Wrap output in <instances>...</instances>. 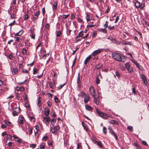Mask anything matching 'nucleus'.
<instances>
[{
    "label": "nucleus",
    "instance_id": "nucleus-52",
    "mask_svg": "<svg viewBox=\"0 0 149 149\" xmlns=\"http://www.w3.org/2000/svg\"><path fill=\"white\" fill-rule=\"evenodd\" d=\"M42 12L43 16L45 15V10L44 7L42 9Z\"/></svg>",
    "mask_w": 149,
    "mask_h": 149
},
{
    "label": "nucleus",
    "instance_id": "nucleus-1",
    "mask_svg": "<svg viewBox=\"0 0 149 149\" xmlns=\"http://www.w3.org/2000/svg\"><path fill=\"white\" fill-rule=\"evenodd\" d=\"M112 56L113 59L119 61L124 62L126 60L125 57L119 53H114L113 54Z\"/></svg>",
    "mask_w": 149,
    "mask_h": 149
},
{
    "label": "nucleus",
    "instance_id": "nucleus-43",
    "mask_svg": "<svg viewBox=\"0 0 149 149\" xmlns=\"http://www.w3.org/2000/svg\"><path fill=\"white\" fill-rule=\"evenodd\" d=\"M54 99L55 102L56 103H58L59 101V100H58L57 97L56 96L54 97Z\"/></svg>",
    "mask_w": 149,
    "mask_h": 149
},
{
    "label": "nucleus",
    "instance_id": "nucleus-38",
    "mask_svg": "<svg viewBox=\"0 0 149 149\" xmlns=\"http://www.w3.org/2000/svg\"><path fill=\"white\" fill-rule=\"evenodd\" d=\"M106 28H105L104 29H100V30L103 33H106L107 32L106 30Z\"/></svg>",
    "mask_w": 149,
    "mask_h": 149
},
{
    "label": "nucleus",
    "instance_id": "nucleus-15",
    "mask_svg": "<svg viewBox=\"0 0 149 149\" xmlns=\"http://www.w3.org/2000/svg\"><path fill=\"white\" fill-rule=\"evenodd\" d=\"M80 74L79 73H78V78L77 79V83L78 84V86L80 87L81 86V81L80 80Z\"/></svg>",
    "mask_w": 149,
    "mask_h": 149
},
{
    "label": "nucleus",
    "instance_id": "nucleus-18",
    "mask_svg": "<svg viewBox=\"0 0 149 149\" xmlns=\"http://www.w3.org/2000/svg\"><path fill=\"white\" fill-rule=\"evenodd\" d=\"M13 111H14L16 113H18L20 112V109L18 107H16L13 108Z\"/></svg>",
    "mask_w": 149,
    "mask_h": 149
},
{
    "label": "nucleus",
    "instance_id": "nucleus-36",
    "mask_svg": "<svg viewBox=\"0 0 149 149\" xmlns=\"http://www.w3.org/2000/svg\"><path fill=\"white\" fill-rule=\"evenodd\" d=\"M127 129L131 131H133V127L132 126H130L127 127Z\"/></svg>",
    "mask_w": 149,
    "mask_h": 149
},
{
    "label": "nucleus",
    "instance_id": "nucleus-57",
    "mask_svg": "<svg viewBox=\"0 0 149 149\" xmlns=\"http://www.w3.org/2000/svg\"><path fill=\"white\" fill-rule=\"evenodd\" d=\"M4 93V90L2 88L0 89V94H3Z\"/></svg>",
    "mask_w": 149,
    "mask_h": 149
},
{
    "label": "nucleus",
    "instance_id": "nucleus-32",
    "mask_svg": "<svg viewBox=\"0 0 149 149\" xmlns=\"http://www.w3.org/2000/svg\"><path fill=\"white\" fill-rule=\"evenodd\" d=\"M13 57V54L12 53H10L8 56V58L10 60L12 59Z\"/></svg>",
    "mask_w": 149,
    "mask_h": 149
},
{
    "label": "nucleus",
    "instance_id": "nucleus-17",
    "mask_svg": "<svg viewBox=\"0 0 149 149\" xmlns=\"http://www.w3.org/2000/svg\"><path fill=\"white\" fill-rule=\"evenodd\" d=\"M85 109L88 111H91L92 110V108L90 106L87 104H86L85 106Z\"/></svg>",
    "mask_w": 149,
    "mask_h": 149
},
{
    "label": "nucleus",
    "instance_id": "nucleus-41",
    "mask_svg": "<svg viewBox=\"0 0 149 149\" xmlns=\"http://www.w3.org/2000/svg\"><path fill=\"white\" fill-rule=\"evenodd\" d=\"M49 86L50 87V88H53V84H52V83L51 82V81L49 82Z\"/></svg>",
    "mask_w": 149,
    "mask_h": 149
},
{
    "label": "nucleus",
    "instance_id": "nucleus-14",
    "mask_svg": "<svg viewBox=\"0 0 149 149\" xmlns=\"http://www.w3.org/2000/svg\"><path fill=\"white\" fill-rule=\"evenodd\" d=\"M91 58V56L89 55L87 57L84 61V65H86L87 63L90 61Z\"/></svg>",
    "mask_w": 149,
    "mask_h": 149
},
{
    "label": "nucleus",
    "instance_id": "nucleus-59",
    "mask_svg": "<svg viewBox=\"0 0 149 149\" xmlns=\"http://www.w3.org/2000/svg\"><path fill=\"white\" fill-rule=\"evenodd\" d=\"M48 138V137L47 136H44L42 138V140H46Z\"/></svg>",
    "mask_w": 149,
    "mask_h": 149
},
{
    "label": "nucleus",
    "instance_id": "nucleus-22",
    "mask_svg": "<svg viewBox=\"0 0 149 149\" xmlns=\"http://www.w3.org/2000/svg\"><path fill=\"white\" fill-rule=\"evenodd\" d=\"M24 31L22 30H20L19 32L16 33L15 35V36H21L23 33Z\"/></svg>",
    "mask_w": 149,
    "mask_h": 149
},
{
    "label": "nucleus",
    "instance_id": "nucleus-30",
    "mask_svg": "<svg viewBox=\"0 0 149 149\" xmlns=\"http://www.w3.org/2000/svg\"><path fill=\"white\" fill-rule=\"evenodd\" d=\"M38 73V70L36 68H34L33 69V74H36Z\"/></svg>",
    "mask_w": 149,
    "mask_h": 149
},
{
    "label": "nucleus",
    "instance_id": "nucleus-19",
    "mask_svg": "<svg viewBox=\"0 0 149 149\" xmlns=\"http://www.w3.org/2000/svg\"><path fill=\"white\" fill-rule=\"evenodd\" d=\"M45 115L46 116H48L49 114L50 111L48 108H45L44 109Z\"/></svg>",
    "mask_w": 149,
    "mask_h": 149
},
{
    "label": "nucleus",
    "instance_id": "nucleus-31",
    "mask_svg": "<svg viewBox=\"0 0 149 149\" xmlns=\"http://www.w3.org/2000/svg\"><path fill=\"white\" fill-rule=\"evenodd\" d=\"M7 139L10 140L12 141V137L11 136L10 134L8 135L7 136Z\"/></svg>",
    "mask_w": 149,
    "mask_h": 149
},
{
    "label": "nucleus",
    "instance_id": "nucleus-6",
    "mask_svg": "<svg viewBox=\"0 0 149 149\" xmlns=\"http://www.w3.org/2000/svg\"><path fill=\"white\" fill-rule=\"evenodd\" d=\"M60 129V127L59 126H54L53 128L51 127L50 129V131H51L53 133L56 132L58 130H59Z\"/></svg>",
    "mask_w": 149,
    "mask_h": 149
},
{
    "label": "nucleus",
    "instance_id": "nucleus-34",
    "mask_svg": "<svg viewBox=\"0 0 149 149\" xmlns=\"http://www.w3.org/2000/svg\"><path fill=\"white\" fill-rule=\"evenodd\" d=\"M22 53L23 54H26L27 50L26 49L24 48L22 49Z\"/></svg>",
    "mask_w": 149,
    "mask_h": 149
},
{
    "label": "nucleus",
    "instance_id": "nucleus-44",
    "mask_svg": "<svg viewBox=\"0 0 149 149\" xmlns=\"http://www.w3.org/2000/svg\"><path fill=\"white\" fill-rule=\"evenodd\" d=\"M69 16V14L67 15H63L62 17L65 19H67L68 17Z\"/></svg>",
    "mask_w": 149,
    "mask_h": 149
},
{
    "label": "nucleus",
    "instance_id": "nucleus-11",
    "mask_svg": "<svg viewBox=\"0 0 149 149\" xmlns=\"http://www.w3.org/2000/svg\"><path fill=\"white\" fill-rule=\"evenodd\" d=\"M24 118L22 116H19L17 122L19 124H22L24 123Z\"/></svg>",
    "mask_w": 149,
    "mask_h": 149
},
{
    "label": "nucleus",
    "instance_id": "nucleus-56",
    "mask_svg": "<svg viewBox=\"0 0 149 149\" xmlns=\"http://www.w3.org/2000/svg\"><path fill=\"white\" fill-rule=\"evenodd\" d=\"M29 18V15L28 14H26L25 15L24 17V19L26 20L28 19Z\"/></svg>",
    "mask_w": 149,
    "mask_h": 149
},
{
    "label": "nucleus",
    "instance_id": "nucleus-16",
    "mask_svg": "<svg viewBox=\"0 0 149 149\" xmlns=\"http://www.w3.org/2000/svg\"><path fill=\"white\" fill-rule=\"evenodd\" d=\"M58 3L56 2H55L54 3V4L52 6V8L54 11H56L57 8Z\"/></svg>",
    "mask_w": 149,
    "mask_h": 149
},
{
    "label": "nucleus",
    "instance_id": "nucleus-58",
    "mask_svg": "<svg viewBox=\"0 0 149 149\" xmlns=\"http://www.w3.org/2000/svg\"><path fill=\"white\" fill-rule=\"evenodd\" d=\"M119 19V17L118 16H117L116 17V19H115V21L114 22L115 23H117Z\"/></svg>",
    "mask_w": 149,
    "mask_h": 149
},
{
    "label": "nucleus",
    "instance_id": "nucleus-51",
    "mask_svg": "<svg viewBox=\"0 0 149 149\" xmlns=\"http://www.w3.org/2000/svg\"><path fill=\"white\" fill-rule=\"evenodd\" d=\"M19 90H20V91H23L24 90V87H23L22 86L21 87H20L17 90V91Z\"/></svg>",
    "mask_w": 149,
    "mask_h": 149
},
{
    "label": "nucleus",
    "instance_id": "nucleus-48",
    "mask_svg": "<svg viewBox=\"0 0 149 149\" xmlns=\"http://www.w3.org/2000/svg\"><path fill=\"white\" fill-rule=\"evenodd\" d=\"M145 4L144 3H141L140 4V7L139 8L141 9H143L144 7Z\"/></svg>",
    "mask_w": 149,
    "mask_h": 149
},
{
    "label": "nucleus",
    "instance_id": "nucleus-27",
    "mask_svg": "<svg viewBox=\"0 0 149 149\" xmlns=\"http://www.w3.org/2000/svg\"><path fill=\"white\" fill-rule=\"evenodd\" d=\"M102 65L99 64L96 65L95 68L97 69H100L102 68Z\"/></svg>",
    "mask_w": 149,
    "mask_h": 149
},
{
    "label": "nucleus",
    "instance_id": "nucleus-28",
    "mask_svg": "<svg viewBox=\"0 0 149 149\" xmlns=\"http://www.w3.org/2000/svg\"><path fill=\"white\" fill-rule=\"evenodd\" d=\"M18 70L17 68H14L13 69V73H14V74H16L18 73Z\"/></svg>",
    "mask_w": 149,
    "mask_h": 149
},
{
    "label": "nucleus",
    "instance_id": "nucleus-24",
    "mask_svg": "<svg viewBox=\"0 0 149 149\" xmlns=\"http://www.w3.org/2000/svg\"><path fill=\"white\" fill-rule=\"evenodd\" d=\"M109 122L110 123H111V124H115L117 125H119L117 121H116V120H111L109 121Z\"/></svg>",
    "mask_w": 149,
    "mask_h": 149
},
{
    "label": "nucleus",
    "instance_id": "nucleus-42",
    "mask_svg": "<svg viewBox=\"0 0 149 149\" xmlns=\"http://www.w3.org/2000/svg\"><path fill=\"white\" fill-rule=\"evenodd\" d=\"M83 31H81L79 33L78 35L80 37H82V36L84 35L83 34Z\"/></svg>",
    "mask_w": 149,
    "mask_h": 149
},
{
    "label": "nucleus",
    "instance_id": "nucleus-10",
    "mask_svg": "<svg viewBox=\"0 0 149 149\" xmlns=\"http://www.w3.org/2000/svg\"><path fill=\"white\" fill-rule=\"evenodd\" d=\"M50 118L49 117H44L43 119L44 122L46 124H48L50 120Z\"/></svg>",
    "mask_w": 149,
    "mask_h": 149
},
{
    "label": "nucleus",
    "instance_id": "nucleus-62",
    "mask_svg": "<svg viewBox=\"0 0 149 149\" xmlns=\"http://www.w3.org/2000/svg\"><path fill=\"white\" fill-rule=\"evenodd\" d=\"M15 20H14V21L13 22L10 23L9 24V25L10 26H12L14 25L15 23Z\"/></svg>",
    "mask_w": 149,
    "mask_h": 149
},
{
    "label": "nucleus",
    "instance_id": "nucleus-29",
    "mask_svg": "<svg viewBox=\"0 0 149 149\" xmlns=\"http://www.w3.org/2000/svg\"><path fill=\"white\" fill-rule=\"evenodd\" d=\"M66 84V83H65L63 84H61L59 85L57 88V90H60Z\"/></svg>",
    "mask_w": 149,
    "mask_h": 149
},
{
    "label": "nucleus",
    "instance_id": "nucleus-4",
    "mask_svg": "<svg viewBox=\"0 0 149 149\" xmlns=\"http://www.w3.org/2000/svg\"><path fill=\"white\" fill-rule=\"evenodd\" d=\"M140 76L141 78V79H142V81H143L144 84L146 86H147V84H148V80L147 78L146 77L145 75L142 74H140Z\"/></svg>",
    "mask_w": 149,
    "mask_h": 149
},
{
    "label": "nucleus",
    "instance_id": "nucleus-46",
    "mask_svg": "<svg viewBox=\"0 0 149 149\" xmlns=\"http://www.w3.org/2000/svg\"><path fill=\"white\" fill-rule=\"evenodd\" d=\"M5 123L7 125H10L11 124V123L9 121H5Z\"/></svg>",
    "mask_w": 149,
    "mask_h": 149
},
{
    "label": "nucleus",
    "instance_id": "nucleus-20",
    "mask_svg": "<svg viewBox=\"0 0 149 149\" xmlns=\"http://www.w3.org/2000/svg\"><path fill=\"white\" fill-rule=\"evenodd\" d=\"M38 101L37 102V105L39 107L41 106L42 105V102L41 100V98L40 97H39L38 98Z\"/></svg>",
    "mask_w": 149,
    "mask_h": 149
},
{
    "label": "nucleus",
    "instance_id": "nucleus-33",
    "mask_svg": "<svg viewBox=\"0 0 149 149\" xmlns=\"http://www.w3.org/2000/svg\"><path fill=\"white\" fill-rule=\"evenodd\" d=\"M61 34V31H59L57 32L56 34L57 37H60Z\"/></svg>",
    "mask_w": 149,
    "mask_h": 149
},
{
    "label": "nucleus",
    "instance_id": "nucleus-25",
    "mask_svg": "<svg viewBox=\"0 0 149 149\" xmlns=\"http://www.w3.org/2000/svg\"><path fill=\"white\" fill-rule=\"evenodd\" d=\"M140 3L138 1H136L135 3V5L136 8H139L140 7Z\"/></svg>",
    "mask_w": 149,
    "mask_h": 149
},
{
    "label": "nucleus",
    "instance_id": "nucleus-2",
    "mask_svg": "<svg viewBox=\"0 0 149 149\" xmlns=\"http://www.w3.org/2000/svg\"><path fill=\"white\" fill-rule=\"evenodd\" d=\"M96 110L98 115L104 119H107L108 117H109V115L100 111L96 108Z\"/></svg>",
    "mask_w": 149,
    "mask_h": 149
},
{
    "label": "nucleus",
    "instance_id": "nucleus-37",
    "mask_svg": "<svg viewBox=\"0 0 149 149\" xmlns=\"http://www.w3.org/2000/svg\"><path fill=\"white\" fill-rule=\"evenodd\" d=\"M103 133L105 134H106L107 133V128L105 127H103Z\"/></svg>",
    "mask_w": 149,
    "mask_h": 149
},
{
    "label": "nucleus",
    "instance_id": "nucleus-63",
    "mask_svg": "<svg viewBox=\"0 0 149 149\" xmlns=\"http://www.w3.org/2000/svg\"><path fill=\"white\" fill-rule=\"evenodd\" d=\"M84 129H85L86 131H87L88 130V127H87L86 125H85V126H84L83 127Z\"/></svg>",
    "mask_w": 149,
    "mask_h": 149
},
{
    "label": "nucleus",
    "instance_id": "nucleus-47",
    "mask_svg": "<svg viewBox=\"0 0 149 149\" xmlns=\"http://www.w3.org/2000/svg\"><path fill=\"white\" fill-rule=\"evenodd\" d=\"M76 58H77L76 57H75L74 59V60L73 61V63H72V67H73L74 65L75 64V62H76Z\"/></svg>",
    "mask_w": 149,
    "mask_h": 149
},
{
    "label": "nucleus",
    "instance_id": "nucleus-60",
    "mask_svg": "<svg viewBox=\"0 0 149 149\" xmlns=\"http://www.w3.org/2000/svg\"><path fill=\"white\" fill-rule=\"evenodd\" d=\"M47 105L49 107H51V105H52V104L51 102H50L49 101H48L47 102Z\"/></svg>",
    "mask_w": 149,
    "mask_h": 149
},
{
    "label": "nucleus",
    "instance_id": "nucleus-54",
    "mask_svg": "<svg viewBox=\"0 0 149 149\" xmlns=\"http://www.w3.org/2000/svg\"><path fill=\"white\" fill-rule=\"evenodd\" d=\"M45 28L47 29L48 30L49 28V24H47L45 26Z\"/></svg>",
    "mask_w": 149,
    "mask_h": 149
},
{
    "label": "nucleus",
    "instance_id": "nucleus-23",
    "mask_svg": "<svg viewBox=\"0 0 149 149\" xmlns=\"http://www.w3.org/2000/svg\"><path fill=\"white\" fill-rule=\"evenodd\" d=\"M131 61H132V62H133L136 65L138 68H139V69L140 70H141V69L140 68V66H139V63L137 62V61L136 60H131Z\"/></svg>",
    "mask_w": 149,
    "mask_h": 149
},
{
    "label": "nucleus",
    "instance_id": "nucleus-55",
    "mask_svg": "<svg viewBox=\"0 0 149 149\" xmlns=\"http://www.w3.org/2000/svg\"><path fill=\"white\" fill-rule=\"evenodd\" d=\"M142 143L145 146H147L148 144L146 141H143L142 142Z\"/></svg>",
    "mask_w": 149,
    "mask_h": 149
},
{
    "label": "nucleus",
    "instance_id": "nucleus-50",
    "mask_svg": "<svg viewBox=\"0 0 149 149\" xmlns=\"http://www.w3.org/2000/svg\"><path fill=\"white\" fill-rule=\"evenodd\" d=\"M115 74L116 76H117L118 78H119L120 77V74L119 73L118 71H116L115 72Z\"/></svg>",
    "mask_w": 149,
    "mask_h": 149
},
{
    "label": "nucleus",
    "instance_id": "nucleus-12",
    "mask_svg": "<svg viewBox=\"0 0 149 149\" xmlns=\"http://www.w3.org/2000/svg\"><path fill=\"white\" fill-rule=\"evenodd\" d=\"M94 102L95 104L98 105L99 104V102L100 100V98L99 97H97L94 96Z\"/></svg>",
    "mask_w": 149,
    "mask_h": 149
},
{
    "label": "nucleus",
    "instance_id": "nucleus-53",
    "mask_svg": "<svg viewBox=\"0 0 149 149\" xmlns=\"http://www.w3.org/2000/svg\"><path fill=\"white\" fill-rule=\"evenodd\" d=\"M15 15L14 13L12 14L11 15L10 18L11 19L15 18Z\"/></svg>",
    "mask_w": 149,
    "mask_h": 149
},
{
    "label": "nucleus",
    "instance_id": "nucleus-35",
    "mask_svg": "<svg viewBox=\"0 0 149 149\" xmlns=\"http://www.w3.org/2000/svg\"><path fill=\"white\" fill-rule=\"evenodd\" d=\"M97 144L100 148H102V145L101 144V142L98 141L97 142Z\"/></svg>",
    "mask_w": 149,
    "mask_h": 149
},
{
    "label": "nucleus",
    "instance_id": "nucleus-8",
    "mask_svg": "<svg viewBox=\"0 0 149 149\" xmlns=\"http://www.w3.org/2000/svg\"><path fill=\"white\" fill-rule=\"evenodd\" d=\"M109 132L112 135L114 136L116 140H118V138L116 134H115L114 131L112 130L111 128L110 129Z\"/></svg>",
    "mask_w": 149,
    "mask_h": 149
},
{
    "label": "nucleus",
    "instance_id": "nucleus-26",
    "mask_svg": "<svg viewBox=\"0 0 149 149\" xmlns=\"http://www.w3.org/2000/svg\"><path fill=\"white\" fill-rule=\"evenodd\" d=\"M56 122V120L55 119H52L51 120V125L54 126Z\"/></svg>",
    "mask_w": 149,
    "mask_h": 149
},
{
    "label": "nucleus",
    "instance_id": "nucleus-7",
    "mask_svg": "<svg viewBox=\"0 0 149 149\" xmlns=\"http://www.w3.org/2000/svg\"><path fill=\"white\" fill-rule=\"evenodd\" d=\"M102 49H99L98 50L94 51L92 53L93 56H95L100 53L102 51Z\"/></svg>",
    "mask_w": 149,
    "mask_h": 149
},
{
    "label": "nucleus",
    "instance_id": "nucleus-21",
    "mask_svg": "<svg viewBox=\"0 0 149 149\" xmlns=\"http://www.w3.org/2000/svg\"><path fill=\"white\" fill-rule=\"evenodd\" d=\"M89 100V97L88 95L86 96L84 98V102L85 103H87Z\"/></svg>",
    "mask_w": 149,
    "mask_h": 149
},
{
    "label": "nucleus",
    "instance_id": "nucleus-3",
    "mask_svg": "<svg viewBox=\"0 0 149 149\" xmlns=\"http://www.w3.org/2000/svg\"><path fill=\"white\" fill-rule=\"evenodd\" d=\"M125 67L129 72L130 73L133 72V68L129 63H126L125 64Z\"/></svg>",
    "mask_w": 149,
    "mask_h": 149
},
{
    "label": "nucleus",
    "instance_id": "nucleus-40",
    "mask_svg": "<svg viewBox=\"0 0 149 149\" xmlns=\"http://www.w3.org/2000/svg\"><path fill=\"white\" fill-rule=\"evenodd\" d=\"M31 36V38L35 39V34L34 33H32L31 35H30Z\"/></svg>",
    "mask_w": 149,
    "mask_h": 149
},
{
    "label": "nucleus",
    "instance_id": "nucleus-39",
    "mask_svg": "<svg viewBox=\"0 0 149 149\" xmlns=\"http://www.w3.org/2000/svg\"><path fill=\"white\" fill-rule=\"evenodd\" d=\"M100 79L98 77H97L96 78V83L97 84H99L100 83Z\"/></svg>",
    "mask_w": 149,
    "mask_h": 149
},
{
    "label": "nucleus",
    "instance_id": "nucleus-49",
    "mask_svg": "<svg viewBox=\"0 0 149 149\" xmlns=\"http://www.w3.org/2000/svg\"><path fill=\"white\" fill-rule=\"evenodd\" d=\"M114 26H109L108 27V29L109 30H111L114 29Z\"/></svg>",
    "mask_w": 149,
    "mask_h": 149
},
{
    "label": "nucleus",
    "instance_id": "nucleus-61",
    "mask_svg": "<svg viewBox=\"0 0 149 149\" xmlns=\"http://www.w3.org/2000/svg\"><path fill=\"white\" fill-rule=\"evenodd\" d=\"M15 38V40L17 42H19L20 39L19 37H16Z\"/></svg>",
    "mask_w": 149,
    "mask_h": 149
},
{
    "label": "nucleus",
    "instance_id": "nucleus-45",
    "mask_svg": "<svg viewBox=\"0 0 149 149\" xmlns=\"http://www.w3.org/2000/svg\"><path fill=\"white\" fill-rule=\"evenodd\" d=\"M27 81V80H25V81H23V82L18 83V85H22L25 82H26Z\"/></svg>",
    "mask_w": 149,
    "mask_h": 149
},
{
    "label": "nucleus",
    "instance_id": "nucleus-64",
    "mask_svg": "<svg viewBox=\"0 0 149 149\" xmlns=\"http://www.w3.org/2000/svg\"><path fill=\"white\" fill-rule=\"evenodd\" d=\"M40 147L41 149H43L45 148V146L44 145H43V144H41L40 145Z\"/></svg>",
    "mask_w": 149,
    "mask_h": 149
},
{
    "label": "nucleus",
    "instance_id": "nucleus-9",
    "mask_svg": "<svg viewBox=\"0 0 149 149\" xmlns=\"http://www.w3.org/2000/svg\"><path fill=\"white\" fill-rule=\"evenodd\" d=\"M39 14L40 13L38 11L34 12L33 17L35 20H37L38 19Z\"/></svg>",
    "mask_w": 149,
    "mask_h": 149
},
{
    "label": "nucleus",
    "instance_id": "nucleus-13",
    "mask_svg": "<svg viewBox=\"0 0 149 149\" xmlns=\"http://www.w3.org/2000/svg\"><path fill=\"white\" fill-rule=\"evenodd\" d=\"M27 126L28 128L26 126V130L25 129L24 131H25L27 133L28 132H27V130L28 128V129L29 130V134H31L32 133L33 129L32 127H30L29 125H27Z\"/></svg>",
    "mask_w": 149,
    "mask_h": 149
},
{
    "label": "nucleus",
    "instance_id": "nucleus-5",
    "mask_svg": "<svg viewBox=\"0 0 149 149\" xmlns=\"http://www.w3.org/2000/svg\"><path fill=\"white\" fill-rule=\"evenodd\" d=\"M89 91L91 95L93 97H94L96 95L95 92V90L93 86H91L89 88Z\"/></svg>",
    "mask_w": 149,
    "mask_h": 149
}]
</instances>
